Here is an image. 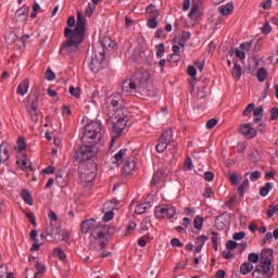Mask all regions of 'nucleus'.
Returning <instances> with one entry per match:
<instances>
[{"mask_svg":"<svg viewBox=\"0 0 278 278\" xmlns=\"http://www.w3.org/2000/svg\"><path fill=\"white\" fill-rule=\"evenodd\" d=\"M103 127L99 122H90L85 126L81 137L83 146L76 151L75 160L78 164H84L97 155L99 149L97 144L103 138Z\"/></svg>","mask_w":278,"mask_h":278,"instance_id":"f257e3e1","label":"nucleus"},{"mask_svg":"<svg viewBox=\"0 0 278 278\" xmlns=\"http://www.w3.org/2000/svg\"><path fill=\"white\" fill-rule=\"evenodd\" d=\"M64 40L60 47L61 55H68L71 53H77L79 45L84 42L86 38V17L81 12L77 11V23L75 29L65 27Z\"/></svg>","mask_w":278,"mask_h":278,"instance_id":"f03ea898","label":"nucleus"},{"mask_svg":"<svg viewBox=\"0 0 278 278\" xmlns=\"http://www.w3.org/2000/svg\"><path fill=\"white\" fill-rule=\"evenodd\" d=\"M149 71H139L135 73L130 80H125L122 85L123 92H131L138 99H153L157 97V88L149 89Z\"/></svg>","mask_w":278,"mask_h":278,"instance_id":"7ed1b4c3","label":"nucleus"},{"mask_svg":"<svg viewBox=\"0 0 278 278\" xmlns=\"http://www.w3.org/2000/svg\"><path fill=\"white\" fill-rule=\"evenodd\" d=\"M115 233L116 227L100 223V226L91 232L92 240L89 242V249L91 251H103L110 244V237Z\"/></svg>","mask_w":278,"mask_h":278,"instance_id":"20e7f679","label":"nucleus"},{"mask_svg":"<svg viewBox=\"0 0 278 278\" xmlns=\"http://www.w3.org/2000/svg\"><path fill=\"white\" fill-rule=\"evenodd\" d=\"M128 113H124L122 111L115 112L113 115L109 114L108 123L112 125L113 136L110 141V149L114 147V142L118 139L119 136H123V131H125V127H127V123L129 122Z\"/></svg>","mask_w":278,"mask_h":278,"instance_id":"39448f33","label":"nucleus"},{"mask_svg":"<svg viewBox=\"0 0 278 278\" xmlns=\"http://www.w3.org/2000/svg\"><path fill=\"white\" fill-rule=\"evenodd\" d=\"M103 62H105V46L100 43L93 47L92 54L89 59H86L84 66H87L91 73H99L103 68Z\"/></svg>","mask_w":278,"mask_h":278,"instance_id":"423d86ee","label":"nucleus"},{"mask_svg":"<svg viewBox=\"0 0 278 278\" xmlns=\"http://www.w3.org/2000/svg\"><path fill=\"white\" fill-rule=\"evenodd\" d=\"M108 108L110 110L113 109L114 114L116 112H124V114H129L127 108H125V99H123V94L113 93L106 99Z\"/></svg>","mask_w":278,"mask_h":278,"instance_id":"0eeeda50","label":"nucleus"},{"mask_svg":"<svg viewBox=\"0 0 278 278\" xmlns=\"http://www.w3.org/2000/svg\"><path fill=\"white\" fill-rule=\"evenodd\" d=\"M173 142V129H166L157 140V144L155 147L157 153H164L166 149H168V144Z\"/></svg>","mask_w":278,"mask_h":278,"instance_id":"6e6552de","label":"nucleus"},{"mask_svg":"<svg viewBox=\"0 0 278 278\" xmlns=\"http://www.w3.org/2000/svg\"><path fill=\"white\" fill-rule=\"evenodd\" d=\"M154 214L159 219L173 218L177 214V211L175 210V206L162 204L155 207Z\"/></svg>","mask_w":278,"mask_h":278,"instance_id":"1a4fd4ad","label":"nucleus"},{"mask_svg":"<svg viewBox=\"0 0 278 278\" xmlns=\"http://www.w3.org/2000/svg\"><path fill=\"white\" fill-rule=\"evenodd\" d=\"M274 275H275V267H270L262 263L257 265L252 273L253 278H266V277L273 278Z\"/></svg>","mask_w":278,"mask_h":278,"instance_id":"9d476101","label":"nucleus"},{"mask_svg":"<svg viewBox=\"0 0 278 278\" xmlns=\"http://www.w3.org/2000/svg\"><path fill=\"white\" fill-rule=\"evenodd\" d=\"M40 97H42V93L40 92L38 87L33 88L30 93L24 100V105L28 109H38Z\"/></svg>","mask_w":278,"mask_h":278,"instance_id":"9b49d317","label":"nucleus"},{"mask_svg":"<svg viewBox=\"0 0 278 278\" xmlns=\"http://www.w3.org/2000/svg\"><path fill=\"white\" fill-rule=\"evenodd\" d=\"M46 233L47 236H50L52 240H55V242H63V240H66V233L62 228L55 227L53 224H50V226L47 227Z\"/></svg>","mask_w":278,"mask_h":278,"instance_id":"f8f14e48","label":"nucleus"},{"mask_svg":"<svg viewBox=\"0 0 278 278\" xmlns=\"http://www.w3.org/2000/svg\"><path fill=\"white\" fill-rule=\"evenodd\" d=\"M97 227H101V223L97 222V219H94V218H89L81 223L80 231H81V233H89L91 231V238H90V241H91L92 240V231H94V229H97Z\"/></svg>","mask_w":278,"mask_h":278,"instance_id":"ddd939ff","label":"nucleus"},{"mask_svg":"<svg viewBox=\"0 0 278 278\" xmlns=\"http://www.w3.org/2000/svg\"><path fill=\"white\" fill-rule=\"evenodd\" d=\"M90 169H86L85 173L81 175V179L87 184H92L97 179V163H89Z\"/></svg>","mask_w":278,"mask_h":278,"instance_id":"4468645a","label":"nucleus"},{"mask_svg":"<svg viewBox=\"0 0 278 278\" xmlns=\"http://www.w3.org/2000/svg\"><path fill=\"white\" fill-rule=\"evenodd\" d=\"M260 264H264V266L273 267V249H264L261 252Z\"/></svg>","mask_w":278,"mask_h":278,"instance_id":"2eb2a0df","label":"nucleus"},{"mask_svg":"<svg viewBox=\"0 0 278 278\" xmlns=\"http://www.w3.org/2000/svg\"><path fill=\"white\" fill-rule=\"evenodd\" d=\"M137 168L136 156L127 157L124 163V173H126V175H132Z\"/></svg>","mask_w":278,"mask_h":278,"instance_id":"dca6fc26","label":"nucleus"},{"mask_svg":"<svg viewBox=\"0 0 278 278\" xmlns=\"http://www.w3.org/2000/svg\"><path fill=\"white\" fill-rule=\"evenodd\" d=\"M240 134L248 139L255 138L257 136V130L252 128V125L247 123L240 126Z\"/></svg>","mask_w":278,"mask_h":278,"instance_id":"f3484780","label":"nucleus"},{"mask_svg":"<svg viewBox=\"0 0 278 278\" xmlns=\"http://www.w3.org/2000/svg\"><path fill=\"white\" fill-rule=\"evenodd\" d=\"M231 216L227 215V212H224L219 216L215 217V223L218 229H225L229 225Z\"/></svg>","mask_w":278,"mask_h":278,"instance_id":"a211bd4d","label":"nucleus"},{"mask_svg":"<svg viewBox=\"0 0 278 278\" xmlns=\"http://www.w3.org/2000/svg\"><path fill=\"white\" fill-rule=\"evenodd\" d=\"M29 14V7H22L15 12V20L23 23V21H27V16Z\"/></svg>","mask_w":278,"mask_h":278,"instance_id":"6ab92c4d","label":"nucleus"},{"mask_svg":"<svg viewBox=\"0 0 278 278\" xmlns=\"http://www.w3.org/2000/svg\"><path fill=\"white\" fill-rule=\"evenodd\" d=\"M29 90V79L25 78L17 87L16 92L21 94V97H25Z\"/></svg>","mask_w":278,"mask_h":278,"instance_id":"aec40b11","label":"nucleus"},{"mask_svg":"<svg viewBox=\"0 0 278 278\" xmlns=\"http://www.w3.org/2000/svg\"><path fill=\"white\" fill-rule=\"evenodd\" d=\"M3 151L2 162H8L10 160V143L8 141H3L0 144V153Z\"/></svg>","mask_w":278,"mask_h":278,"instance_id":"412c9836","label":"nucleus"},{"mask_svg":"<svg viewBox=\"0 0 278 278\" xmlns=\"http://www.w3.org/2000/svg\"><path fill=\"white\" fill-rule=\"evenodd\" d=\"M208 240H210V238L205 235L197 237L195 242H201V245L195 247L194 253H201L205 242H207Z\"/></svg>","mask_w":278,"mask_h":278,"instance_id":"4be33fe9","label":"nucleus"},{"mask_svg":"<svg viewBox=\"0 0 278 278\" xmlns=\"http://www.w3.org/2000/svg\"><path fill=\"white\" fill-rule=\"evenodd\" d=\"M218 12L223 14V16H229L233 12V3H228L226 5H220L218 8Z\"/></svg>","mask_w":278,"mask_h":278,"instance_id":"5701e85b","label":"nucleus"},{"mask_svg":"<svg viewBox=\"0 0 278 278\" xmlns=\"http://www.w3.org/2000/svg\"><path fill=\"white\" fill-rule=\"evenodd\" d=\"M127 149L119 150L118 153L113 156V164H118V166H121V164H123V157H125Z\"/></svg>","mask_w":278,"mask_h":278,"instance_id":"b1692460","label":"nucleus"},{"mask_svg":"<svg viewBox=\"0 0 278 278\" xmlns=\"http://www.w3.org/2000/svg\"><path fill=\"white\" fill-rule=\"evenodd\" d=\"M231 75L233 79H240L242 77V66L235 62V65L231 70Z\"/></svg>","mask_w":278,"mask_h":278,"instance_id":"393cba45","label":"nucleus"},{"mask_svg":"<svg viewBox=\"0 0 278 278\" xmlns=\"http://www.w3.org/2000/svg\"><path fill=\"white\" fill-rule=\"evenodd\" d=\"M253 264L251 262H245L240 266V274L241 275H249V273H253Z\"/></svg>","mask_w":278,"mask_h":278,"instance_id":"a878e982","label":"nucleus"},{"mask_svg":"<svg viewBox=\"0 0 278 278\" xmlns=\"http://www.w3.org/2000/svg\"><path fill=\"white\" fill-rule=\"evenodd\" d=\"M22 199L26 205H34V198H31V193L27 189L22 190Z\"/></svg>","mask_w":278,"mask_h":278,"instance_id":"bb28decb","label":"nucleus"},{"mask_svg":"<svg viewBox=\"0 0 278 278\" xmlns=\"http://www.w3.org/2000/svg\"><path fill=\"white\" fill-rule=\"evenodd\" d=\"M162 177H164V174L161 170H157L156 173H154L152 180L150 182V186H157V184H160V181H162Z\"/></svg>","mask_w":278,"mask_h":278,"instance_id":"cd10ccee","label":"nucleus"},{"mask_svg":"<svg viewBox=\"0 0 278 278\" xmlns=\"http://www.w3.org/2000/svg\"><path fill=\"white\" fill-rule=\"evenodd\" d=\"M53 255L54 257H59L61 262H64V260H66V252H64V250H62L61 248H54Z\"/></svg>","mask_w":278,"mask_h":278,"instance_id":"c85d7f7f","label":"nucleus"},{"mask_svg":"<svg viewBox=\"0 0 278 278\" xmlns=\"http://www.w3.org/2000/svg\"><path fill=\"white\" fill-rule=\"evenodd\" d=\"M273 188V182H266L265 186L261 187L260 194L262 197H268L270 189Z\"/></svg>","mask_w":278,"mask_h":278,"instance_id":"c756f323","label":"nucleus"},{"mask_svg":"<svg viewBox=\"0 0 278 278\" xmlns=\"http://www.w3.org/2000/svg\"><path fill=\"white\" fill-rule=\"evenodd\" d=\"M267 75H268V72L266 71V68L261 67L257 71L256 77H257L258 81L262 84V83L266 81V76Z\"/></svg>","mask_w":278,"mask_h":278,"instance_id":"7c9ffc66","label":"nucleus"},{"mask_svg":"<svg viewBox=\"0 0 278 278\" xmlns=\"http://www.w3.org/2000/svg\"><path fill=\"white\" fill-rule=\"evenodd\" d=\"M147 14H151L152 17H157L160 16V11H157V8H155L154 4H150L146 9Z\"/></svg>","mask_w":278,"mask_h":278,"instance_id":"2f4dec72","label":"nucleus"},{"mask_svg":"<svg viewBox=\"0 0 278 278\" xmlns=\"http://www.w3.org/2000/svg\"><path fill=\"white\" fill-rule=\"evenodd\" d=\"M193 226H194V229H198V231H201V229H203V217L199 215L195 216L193 220Z\"/></svg>","mask_w":278,"mask_h":278,"instance_id":"473e14b6","label":"nucleus"},{"mask_svg":"<svg viewBox=\"0 0 278 278\" xmlns=\"http://www.w3.org/2000/svg\"><path fill=\"white\" fill-rule=\"evenodd\" d=\"M199 10H201V5L199 4V2L193 1L191 11L188 14L189 18H193V16L197 14Z\"/></svg>","mask_w":278,"mask_h":278,"instance_id":"72a5a7b5","label":"nucleus"},{"mask_svg":"<svg viewBox=\"0 0 278 278\" xmlns=\"http://www.w3.org/2000/svg\"><path fill=\"white\" fill-rule=\"evenodd\" d=\"M147 210H149V203L139 204L136 206L135 212L137 214H146Z\"/></svg>","mask_w":278,"mask_h":278,"instance_id":"f704fd0d","label":"nucleus"},{"mask_svg":"<svg viewBox=\"0 0 278 278\" xmlns=\"http://www.w3.org/2000/svg\"><path fill=\"white\" fill-rule=\"evenodd\" d=\"M261 257H260V254L257 253H250L248 255V262H250V264H257V262H260Z\"/></svg>","mask_w":278,"mask_h":278,"instance_id":"c9c22d12","label":"nucleus"},{"mask_svg":"<svg viewBox=\"0 0 278 278\" xmlns=\"http://www.w3.org/2000/svg\"><path fill=\"white\" fill-rule=\"evenodd\" d=\"M70 94L72 97H75L76 99H79V97H81V88H79V87L75 88V87L71 86Z\"/></svg>","mask_w":278,"mask_h":278,"instance_id":"e433bc0d","label":"nucleus"},{"mask_svg":"<svg viewBox=\"0 0 278 278\" xmlns=\"http://www.w3.org/2000/svg\"><path fill=\"white\" fill-rule=\"evenodd\" d=\"M28 114L33 123H38V109H28Z\"/></svg>","mask_w":278,"mask_h":278,"instance_id":"4c0bfd02","label":"nucleus"},{"mask_svg":"<svg viewBox=\"0 0 278 278\" xmlns=\"http://www.w3.org/2000/svg\"><path fill=\"white\" fill-rule=\"evenodd\" d=\"M18 151H25L27 149V143L25 142V137H20L17 139Z\"/></svg>","mask_w":278,"mask_h":278,"instance_id":"58836bf2","label":"nucleus"},{"mask_svg":"<svg viewBox=\"0 0 278 278\" xmlns=\"http://www.w3.org/2000/svg\"><path fill=\"white\" fill-rule=\"evenodd\" d=\"M114 218V211H109L104 214V216L102 217V222L100 223H103L104 225L106 223H110V220H112Z\"/></svg>","mask_w":278,"mask_h":278,"instance_id":"ea45409f","label":"nucleus"},{"mask_svg":"<svg viewBox=\"0 0 278 278\" xmlns=\"http://www.w3.org/2000/svg\"><path fill=\"white\" fill-rule=\"evenodd\" d=\"M155 49H156V58H163L166 51L164 43L156 45Z\"/></svg>","mask_w":278,"mask_h":278,"instance_id":"a19ab883","label":"nucleus"},{"mask_svg":"<svg viewBox=\"0 0 278 278\" xmlns=\"http://www.w3.org/2000/svg\"><path fill=\"white\" fill-rule=\"evenodd\" d=\"M211 235H212V242H213L214 251H218V232L213 231V232H211Z\"/></svg>","mask_w":278,"mask_h":278,"instance_id":"79ce46f5","label":"nucleus"},{"mask_svg":"<svg viewBox=\"0 0 278 278\" xmlns=\"http://www.w3.org/2000/svg\"><path fill=\"white\" fill-rule=\"evenodd\" d=\"M142 50H135L131 54V60H134V62H140V60H142Z\"/></svg>","mask_w":278,"mask_h":278,"instance_id":"37998d69","label":"nucleus"},{"mask_svg":"<svg viewBox=\"0 0 278 278\" xmlns=\"http://www.w3.org/2000/svg\"><path fill=\"white\" fill-rule=\"evenodd\" d=\"M45 79H47V81H53V79H55V73H53L51 68H48L45 73Z\"/></svg>","mask_w":278,"mask_h":278,"instance_id":"c03bdc74","label":"nucleus"},{"mask_svg":"<svg viewBox=\"0 0 278 278\" xmlns=\"http://www.w3.org/2000/svg\"><path fill=\"white\" fill-rule=\"evenodd\" d=\"M16 164L20 166L21 170L28 172L29 166H27V159H23L22 161H17Z\"/></svg>","mask_w":278,"mask_h":278,"instance_id":"a18cd8bd","label":"nucleus"},{"mask_svg":"<svg viewBox=\"0 0 278 278\" xmlns=\"http://www.w3.org/2000/svg\"><path fill=\"white\" fill-rule=\"evenodd\" d=\"M226 249L228 251H236V249H238V242L233 241V240H229L226 242Z\"/></svg>","mask_w":278,"mask_h":278,"instance_id":"49530a36","label":"nucleus"},{"mask_svg":"<svg viewBox=\"0 0 278 278\" xmlns=\"http://www.w3.org/2000/svg\"><path fill=\"white\" fill-rule=\"evenodd\" d=\"M278 212V205H269V208L267 211V216L268 218H273L275 216V214H277Z\"/></svg>","mask_w":278,"mask_h":278,"instance_id":"de8ad7c7","label":"nucleus"},{"mask_svg":"<svg viewBox=\"0 0 278 278\" xmlns=\"http://www.w3.org/2000/svg\"><path fill=\"white\" fill-rule=\"evenodd\" d=\"M218 125V119L216 118H211L206 122V129H214Z\"/></svg>","mask_w":278,"mask_h":278,"instance_id":"09e8293b","label":"nucleus"},{"mask_svg":"<svg viewBox=\"0 0 278 278\" xmlns=\"http://www.w3.org/2000/svg\"><path fill=\"white\" fill-rule=\"evenodd\" d=\"M252 48H253V41L240 43V49H242L243 51H251Z\"/></svg>","mask_w":278,"mask_h":278,"instance_id":"8fccbe9b","label":"nucleus"},{"mask_svg":"<svg viewBox=\"0 0 278 278\" xmlns=\"http://www.w3.org/2000/svg\"><path fill=\"white\" fill-rule=\"evenodd\" d=\"M253 114L256 117L264 118V106H258V108L254 109Z\"/></svg>","mask_w":278,"mask_h":278,"instance_id":"3c124183","label":"nucleus"},{"mask_svg":"<svg viewBox=\"0 0 278 278\" xmlns=\"http://www.w3.org/2000/svg\"><path fill=\"white\" fill-rule=\"evenodd\" d=\"M253 110H255V104L253 103H250L245 110L243 111L242 115L243 116H250L251 115V112H253Z\"/></svg>","mask_w":278,"mask_h":278,"instance_id":"603ef678","label":"nucleus"},{"mask_svg":"<svg viewBox=\"0 0 278 278\" xmlns=\"http://www.w3.org/2000/svg\"><path fill=\"white\" fill-rule=\"evenodd\" d=\"M262 29V34L268 35L270 34V31H273V27H270V23L265 22V24L263 25Z\"/></svg>","mask_w":278,"mask_h":278,"instance_id":"864d4df0","label":"nucleus"},{"mask_svg":"<svg viewBox=\"0 0 278 278\" xmlns=\"http://www.w3.org/2000/svg\"><path fill=\"white\" fill-rule=\"evenodd\" d=\"M148 27H150V29H155L157 27V17H151L148 21Z\"/></svg>","mask_w":278,"mask_h":278,"instance_id":"5fc2aeb1","label":"nucleus"},{"mask_svg":"<svg viewBox=\"0 0 278 278\" xmlns=\"http://www.w3.org/2000/svg\"><path fill=\"white\" fill-rule=\"evenodd\" d=\"M262 177V173L260 170L252 172L250 174V181H257Z\"/></svg>","mask_w":278,"mask_h":278,"instance_id":"6e6d98bb","label":"nucleus"},{"mask_svg":"<svg viewBox=\"0 0 278 278\" xmlns=\"http://www.w3.org/2000/svg\"><path fill=\"white\" fill-rule=\"evenodd\" d=\"M43 175H53L55 173V167L53 165H49L48 167L41 170Z\"/></svg>","mask_w":278,"mask_h":278,"instance_id":"4d7b16f0","label":"nucleus"},{"mask_svg":"<svg viewBox=\"0 0 278 278\" xmlns=\"http://www.w3.org/2000/svg\"><path fill=\"white\" fill-rule=\"evenodd\" d=\"M25 216L28 218V220H30L33 227L38 225V223H36V215H34V213H26Z\"/></svg>","mask_w":278,"mask_h":278,"instance_id":"13d9d810","label":"nucleus"},{"mask_svg":"<svg viewBox=\"0 0 278 278\" xmlns=\"http://www.w3.org/2000/svg\"><path fill=\"white\" fill-rule=\"evenodd\" d=\"M270 121H277L278 118V108L274 106L270 109Z\"/></svg>","mask_w":278,"mask_h":278,"instance_id":"bf43d9fd","label":"nucleus"},{"mask_svg":"<svg viewBox=\"0 0 278 278\" xmlns=\"http://www.w3.org/2000/svg\"><path fill=\"white\" fill-rule=\"evenodd\" d=\"M187 73L190 77H197V67H194L193 65H189L187 67Z\"/></svg>","mask_w":278,"mask_h":278,"instance_id":"052dcab7","label":"nucleus"},{"mask_svg":"<svg viewBox=\"0 0 278 278\" xmlns=\"http://www.w3.org/2000/svg\"><path fill=\"white\" fill-rule=\"evenodd\" d=\"M260 7L263 10H270V8H273V0H266L265 2H262Z\"/></svg>","mask_w":278,"mask_h":278,"instance_id":"680f3d73","label":"nucleus"},{"mask_svg":"<svg viewBox=\"0 0 278 278\" xmlns=\"http://www.w3.org/2000/svg\"><path fill=\"white\" fill-rule=\"evenodd\" d=\"M149 239V236L144 235L138 240V244L141 248L147 247V240Z\"/></svg>","mask_w":278,"mask_h":278,"instance_id":"e2e57ef3","label":"nucleus"},{"mask_svg":"<svg viewBox=\"0 0 278 278\" xmlns=\"http://www.w3.org/2000/svg\"><path fill=\"white\" fill-rule=\"evenodd\" d=\"M42 242L40 240H36L30 248V251H40V247H42Z\"/></svg>","mask_w":278,"mask_h":278,"instance_id":"0e129e2a","label":"nucleus"},{"mask_svg":"<svg viewBox=\"0 0 278 278\" xmlns=\"http://www.w3.org/2000/svg\"><path fill=\"white\" fill-rule=\"evenodd\" d=\"M170 244L172 247H178L179 249H181V247H184V244L181 243V241L177 238H174L170 240Z\"/></svg>","mask_w":278,"mask_h":278,"instance_id":"69168bd1","label":"nucleus"},{"mask_svg":"<svg viewBox=\"0 0 278 278\" xmlns=\"http://www.w3.org/2000/svg\"><path fill=\"white\" fill-rule=\"evenodd\" d=\"M205 181H214V173L213 172H205L204 173Z\"/></svg>","mask_w":278,"mask_h":278,"instance_id":"338daca9","label":"nucleus"},{"mask_svg":"<svg viewBox=\"0 0 278 278\" xmlns=\"http://www.w3.org/2000/svg\"><path fill=\"white\" fill-rule=\"evenodd\" d=\"M244 236H247V233L244 231H240L233 233L232 238L233 240H243Z\"/></svg>","mask_w":278,"mask_h":278,"instance_id":"774afa93","label":"nucleus"}]
</instances>
